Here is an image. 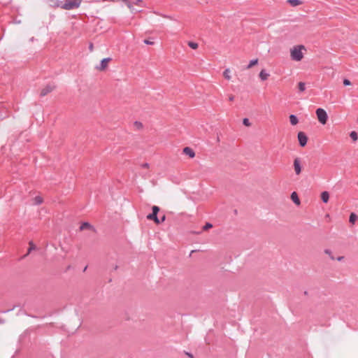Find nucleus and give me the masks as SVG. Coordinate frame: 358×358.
Returning <instances> with one entry per match:
<instances>
[{"instance_id":"4c0bfd02","label":"nucleus","mask_w":358,"mask_h":358,"mask_svg":"<svg viewBox=\"0 0 358 358\" xmlns=\"http://www.w3.org/2000/svg\"><path fill=\"white\" fill-rule=\"evenodd\" d=\"M343 258H344V257H343V256H341V257H338L337 258V260H338V261H341L342 259H343Z\"/></svg>"},{"instance_id":"0eeeda50","label":"nucleus","mask_w":358,"mask_h":358,"mask_svg":"<svg viewBox=\"0 0 358 358\" xmlns=\"http://www.w3.org/2000/svg\"><path fill=\"white\" fill-rule=\"evenodd\" d=\"M110 60H111V58H110V57L103 59L101 61L99 66H97L96 68L100 71L104 70L107 67L108 62H110Z\"/></svg>"},{"instance_id":"412c9836","label":"nucleus","mask_w":358,"mask_h":358,"mask_svg":"<svg viewBox=\"0 0 358 358\" xmlns=\"http://www.w3.org/2000/svg\"><path fill=\"white\" fill-rule=\"evenodd\" d=\"M350 136L354 141H356L358 139L357 133L355 131L350 132Z\"/></svg>"},{"instance_id":"4be33fe9","label":"nucleus","mask_w":358,"mask_h":358,"mask_svg":"<svg viewBox=\"0 0 358 358\" xmlns=\"http://www.w3.org/2000/svg\"><path fill=\"white\" fill-rule=\"evenodd\" d=\"M258 63V59H252L249 64L247 66V69H250L252 68L253 66H255V64H257Z\"/></svg>"},{"instance_id":"f704fd0d","label":"nucleus","mask_w":358,"mask_h":358,"mask_svg":"<svg viewBox=\"0 0 358 358\" xmlns=\"http://www.w3.org/2000/svg\"><path fill=\"white\" fill-rule=\"evenodd\" d=\"M13 310V308H11V309H8V310H3V311H2L1 313H8V312H10V311H11V310Z\"/></svg>"},{"instance_id":"aec40b11","label":"nucleus","mask_w":358,"mask_h":358,"mask_svg":"<svg viewBox=\"0 0 358 358\" xmlns=\"http://www.w3.org/2000/svg\"><path fill=\"white\" fill-rule=\"evenodd\" d=\"M34 201V203L36 205H40L43 202V199H42V197H41L39 196H35Z\"/></svg>"},{"instance_id":"7ed1b4c3","label":"nucleus","mask_w":358,"mask_h":358,"mask_svg":"<svg viewBox=\"0 0 358 358\" xmlns=\"http://www.w3.org/2000/svg\"><path fill=\"white\" fill-rule=\"evenodd\" d=\"M315 113L319 122L322 124H325L328 120V115L325 110L318 108Z\"/></svg>"},{"instance_id":"e433bc0d","label":"nucleus","mask_w":358,"mask_h":358,"mask_svg":"<svg viewBox=\"0 0 358 358\" xmlns=\"http://www.w3.org/2000/svg\"><path fill=\"white\" fill-rule=\"evenodd\" d=\"M186 355L189 357L190 358H194L193 357V355L191 354V353H189V352H186Z\"/></svg>"},{"instance_id":"a878e982","label":"nucleus","mask_w":358,"mask_h":358,"mask_svg":"<svg viewBox=\"0 0 358 358\" xmlns=\"http://www.w3.org/2000/svg\"><path fill=\"white\" fill-rule=\"evenodd\" d=\"M324 252L325 254L328 255L332 260L335 259L334 257L332 255L331 251L329 249H325Z\"/></svg>"},{"instance_id":"c756f323","label":"nucleus","mask_w":358,"mask_h":358,"mask_svg":"<svg viewBox=\"0 0 358 358\" xmlns=\"http://www.w3.org/2000/svg\"><path fill=\"white\" fill-rule=\"evenodd\" d=\"M152 210L153 213H155L157 215V213H159V208L157 206H153L152 208Z\"/></svg>"},{"instance_id":"39448f33","label":"nucleus","mask_w":358,"mask_h":358,"mask_svg":"<svg viewBox=\"0 0 358 358\" xmlns=\"http://www.w3.org/2000/svg\"><path fill=\"white\" fill-rule=\"evenodd\" d=\"M294 168L296 175H299L301 172V166L299 158H296L294 161Z\"/></svg>"},{"instance_id":"f257e3e1","label":"nucleus","mask_w":358,"mask_h":358,"mask_svg":"<svg viewBox=\"0 0 358 358\" xmlns=\"http://www.w3.org/2000/svg\"><path fill=\"white\" fill-rule=\"evenodd\" d=\"M304 48L303 45L294 46L291 50V57L293 60L299 62L303 58V53L301 50Z\"/></svg>"},{"instance_id":"58836bf2","label":"nucleus","mask_w":358,"mask_h":358,"mask_svg":"<svg viewBox=\"0 0 358 358\" xmlns=\"http://www.w3.org/2000/svg\"><path fill=\"white\" fill-rule=\"evenodd\" d=\"M89 48H90V49L92 50V48H93V45L91 43V44L90 45V47H89Z\"/></svg>"},{"instance_id":"2f4dec72","label":"nucleus","mask_w":358,"mask_h":358,"mask_svg":"<svg viewBox=\"0 0 358 358\" xmlns=\"http://www.w3.org/2000/svg\"><path fill=\"white\" fill-rule=\"evenodd\" d=\"M143 42L145 44H147V45H153L154 44V42H152V41H150L149 39H145L143 41Z\"/></svg>"},{"instance_id":"f3484780","label":"nucleus","mask_w":358,"mask_h":358,"mask_svg":"<svg viewBox=\"0 0 358 358\" xmlns=\"http://www.w3.org/2000/svg\"><path fill=\"white\" fill-rule=\"evenodd\" d=\"M287 2L292 6H296L301 3V1L300 0H288Z\"/></svg>"},{"instance_id":"c9c22d12","label":"nucleus","mask_w":358,"mask_h":358,"mask_svg":"<svg viewBox=\"0 0 358 358\" xmlns=\"http://www.w3.org/2000/svg\"><path fill=\"white\" fill-rule=\"evenodd\" d=\"M229 101H232L234 99V96L233 95H231L229 98Z\"/></svg>"},{"instance_id":"1a4fd4ad","label":"nucleus","mask_w":358,"mask_h":358,"mask_svg":"<svg viewBox=\"0 0 358 358\" xmlns=\"http://www.w3.org/2000/svg\"><path fill=\"white\" fill-rule=\"evenodd\" d=\"M183 153L185 154L186 155H188L190 158H193L195 156V152H194V150L189 147L184 148Z\"/></svg>"},{"instance_id":"423d86ee","label":"nucleus","mask_w":358,"mask_h":358,"mask_svg":"<svg viewBox=\"0 0 358 358\" xmlns=\"http://www.w3.org/2000/svg\"><path fill=\"white\" fill-rule=\"evenodd\" d=\"M55 86L54 85H48L45 86V87H44L43 89H42V90L41 91V93H40V96H45V95H47L48 93H50V92H52L54 89Z\"/></svg>"},{"instance_id":"5701e85b","label":"nucleus","mask_w":358,"mask_h":358,"mask_svg":"<svg viewBox=\"0 0 358 358\" xmlns=\"http://www.w3.org/2000/svg\"><path fill=\"white\" fill-rule=\"evenodd\" d=\"M298 86H299V92L305 91V90H306V84H305V83L299 82Z\"/></svg>"},{"instance_id":"6e6552de","label":"nucleus","mask_w":358,"mask_h":358,"mask_svg":"<svg viewBox=\"0 0 358 358\" xmlns=\"http://www.w3.org/2000/svg\"><path fill=\"white\" fill-rule=\"evenodd\" d=\"M85 229H91L94 231H95V229L94 226H92L91 224H90L87 222H83L80 227V230L83 231Z\"/></svg>"},{"instance_id":"f03ea898","label":"nucleus","mask_w":358,"mask_h":358,"mask_svg":"<svg viewBox=\"0 0 358 358\" xmlns=\"http://www.w3.org/2000/svg\"><path fill=\"white\" fill-rule=\"evenodd\" d=\"M82 0H66L62 8L65 10H73L80 6Z\"/></svg>"},{"instance_id":"f8f14e48","label":"nucleus","mask_w":358,"mask_h":358,"mask_svg":"<svg viewBox=\"0 0 358 358\" xmlns=\"http://www.w3.org/2000/svg\"><path fill=\"white\" fill-rule=\"evenodd\" d=\"M269 73H268L264 69H262L259 73V78L262 80H266L268 79Z\"/></svg>"},{"instance_id":"a19ab883","label":"nucleus","mask_w":358,"mask_h":358,"mask_svg":"<svg viewBox=\"0 0 358 358\" xmlns=\"http://www.w3.org/2000/svg\"><path fill=\"white\" fill-rule=\"evenodd\" d=\"M87 266H85V267L84 268V269H83V271H85L87 270Z\"/></svg>"},{"instance_id":"bb28decb","label":"nucleus","mask_w":358,"mask_h":358,"mask_svg":"<svg viewBox=\"0 0 358 358\" xmlns=\"http://www.w3.org/2000/svg\"><path fill=\"white\" fill-rule=\"evenodd\" d=\"M131 3H132V6L134 4H135V5L139 6L141 7H143V1L142 0H136L135 1H134Z\"/></svg>"},{"instance_id":"c85d7f7f","label":"nucleus","mask_w":358,"mask_h":358,"mask_svg":"<svg viewBox=\"0 0 358 358\" xmlns=\"http://www.w3.org/2000/svg\"><path fill=\"white\" fill-rule=\"evenodd\" d=\"M134 126L136 127L137 129H140L143 127V124L141 122L136 121L134 122Z\"/></svg>"},{"instance_id":"a211bd4d","label":"nucleus","mask_w":358,"mask_h":358,"mask_svg":"<svg viewBox=\"0 0 358 358\" xmlns=\"http://www.w3.org/2000/svg\"><path fill=\"white\" fill-rule=\"evenodd\" d=\"M357 220V216L355 213H352L350 215L349 221L350 223L354 224L355 222Z\"/></svg>"},{"instance_id":"20e7f679","label":"nucleus","mask_w":358,"mask_h":358,"mask_svg":"<svg viewBox=\"0 0 358 358\" xmlns=\"http://www.w3.org/2000/svg\"><path fill=\"white\" fill-rule=\"evenodd\" d=\"M299 143L300 146L304 147L307 144L308 137L306 134L303 131H299L297 135Z\"/></svg>"},{"instance_id":"2eb2a0df","label":"nucleus","mask_w":358,"mask_h":358,"mask_svg":"<svg viewBox=\"0 0 358 358\" xmlns=\"http://www.w3.org/2000/svg\"><path fill=\"white\" fill-rule=\"evenodd\" d=\"M123 1L126 2L127 7L131 10L133 13L139 12L140 10H136L134 6H132L131 2L129 1L128 0H122Z\"/></svg>"},{"instance_id":"6ab92c4d","label":"nucleus","mask_w":358,"mask_h":358,"mask_svg":"<svg viewBox=\"0 0 358 358\" xmlns=\"http://www.w3.org/2000/svg\"><path fill=\"white\" fill-rule=\"evenodd\" d=\"M229 73H230V71H229V69H226L224 71V72H223V76H224V77L227 80H229L231 79V76H230V74H229Z\"/></svg>"},{"instance_id":"9b49d317","label":"nucleus","mask_w":358,"mask_h":358,"mask_svg":"<svg viewBox=\"0 0 358 358\" xmlns=\"http://www.w3.org/2000/svg\"><path fill=\"white\" fill-rule=\"evenodd\" d=\"M321 199L324 203H327L329 199V194L328 192L324 191L321 194Z\"/></svg>"},{"instance_id":"7c9ffc66","label":"nucleus","mask_w":358,"mask_h":358,"mask_svg":"<svg viewBox=\"0 0 358 358\" xmlns=\"http://www.w3.org/2000/svg\"><path fill=\"white\" fill-rule=\"evenodd\" d=\"M343 85H344L345 86H349V85H351V82H350V80H348V79H347V78H345V79L343 80Z\"/></svg>"},{"instance_id":"393cba45","label":"nucleus","mask_w":358,"mask_h":358,"mask_svg":"<svg viewBox=\"0 0 358 358\" xmlns=\"http://www.w3.org/2000/svg\"><path fill=\"white\" fill-rule=\"evenodd\" d=\"M213 227V224L210 222H206L203 227V230L206 231Z\"/></svg>"},{"instance_id":"cd10ccee","label":"nucleus","mask_w":358,"mask_h":358,"mask_svg":"<svg viewBox=\"0 0 358 358\" xmlns=\"http://www.w3.org/2000/svg\"><path fill=\"white\" fill-rule=\"evenodd\" d=\"M243 124L246 127L250 126V122L248 118H244L243 120Z\"/></svg>"},{"instance_id":"4468645a","label":"nucleus","mask_w":358,"mask_h":358,"mask_svg":"<svg viewBox=\"0 0 358 358\" xmlns=\"http://www.w3.org/2000/svg\"><path fill=\"white\" fill-rule=\"evenodd\" d=\"M289 122H290L291 124L296 125L298 123L299 120H298L297 117L295 115H289Z\"/></svg>"},{"instance_id":"473e14b6","label":"nucleus","mask_w":358,"mask_h":358,"mask_svg":"<svg viewBox=\"0 0 358 358\" xmlns=\"http://www.w3.org/2000/svg\"><path fill=\"white\" fill-rule=\"evenodd\" d=\"M166 220V216L164 215L160 219H159V224L164 222Z\"/></svg>"},{"instance_id":"ea45409f","label":"nucleus","mask_w":358,"mask_h":358,"mask_svg":"<svg viewBox=\"0 0 358 358\" xmlns=\"http://www.w3.org/2000/svg\"><path fill=\"white\" fill-rule=\"evenodd\" d=\"M3 323V320L0 319V324Z\"/></svg>"},{"instance_id":"ddd939ff","label":"nucleus","mask_w":358,"mask_h":358,"mask_svg":"<svg viewBox=\"0 0 358 358\" xmlns=\"http://www.w3.org/2000/svg\"><path fill=\"white\" fill-rule=\"evenodd\" d=\"M291 199L296 205H299L300 203V200L299 199L298 194L295 192L292 193V194H291Z\"/></svg>"},{"instance_id":"72a5a7b5","label":"nucleus","mask_w":358,"mask_h":358,"mask_svg":"<svg viewBox=\"0 0 358 358\" xmlns=\"http://www.w3.org/2000/svg\"><path fill=\"white\" fill-rule=\"evenodd\" d=\"M142 167L143 168H148L149 167V164L148 163H144L142 164Z\"/></svg>"},{"instance_id":"dca6fc26","label":"nucleus","mask_w":358,"mask_h":358,"mask_svg":"<svg viewBox=\"0 0 358 358\" xmlns=\"http://www.w3.org/2000/svg\"><path fill=\"white\" fill-rule=\"evenodd\" d=\"M36 245L34 244V243H33L32 241H30V242H29V249H28V251H27V254L24 255V257H27V255H29V254L32 250H36Z\"/></svg>"},{"instance_id":"b1692460","label":"nucleus","mask_w":358,"mask_h":358,"mask_svg":"<svg viewBox=\"0 0 358 358\" xmlns=\"http://www.w3.org/2000/svg\"><path fill=\"white\" fill-rule=\"evenodd\" d=\"M188 45H189V47H190L191 48H192L194 50H195L198 48V44L193 41L188 42Z\"/></svg>"},{"instance_id":"9d476101","label":"nucleus","mask_w":358,"mask_h":358,"mask_svg":"<svg viewBox=\"0 0 358 358\" xmlns=\"http://www.w3.org/2000/svg\"><path fill=\"white\" fill-rule=\"evenodd\" d=\"M147 219L150 220H153L156 224H159V219L157 217V215L155 213H150L147 215Z\"/></svg>"}]
</instances>
